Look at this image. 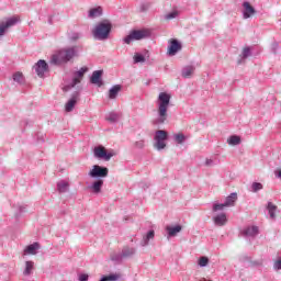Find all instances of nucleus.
Here are the masks:
<instances>
[{
    "mask_svg": "<svg viewBox=\"0 0 281 281\" xmlns=\"http://www.w3.org/2000/svg\"><path fill=\"white\" fill-rule=\"evenodd\" d=\"M104 186V180L98 179L97 181L92 182L90 186V190L94 192V194H100L102 192V187Z\"/></svg>",
    "mask_w": 281,
    "mask_h": 281,
    "instance_id": "obj_18",
    "label": "nucleus"
},
{
    "mask_svg": "<svg viewBox=\"0 0 281 281\" xmlns=\"http://www.w3.org/2000/svg\"><path fill=\"white\" fill-rule=\"evenodd\" d=\"M170 94L160 92L158 95V116L154 120V124H166L168 120V108L170 106Z\"/></svg>",
    "mask_w": 281,
    "mask_h": 281,
    "instance_id": "obj_2",
    "label": "nucleus"
},
{
    "mask_svg": "<svg viewBox=\"0 0 281 281\" xmlns=\"http://www.w3.org/2000/svg\"><path fill=\"white\" fill-rule=\"evenodd\" d=\"M179 16V11L173 10L165 15L166 21H172V19H177Z\"/></svg>",
    "mask_w": 281,
    "mask_h": 281,
    "instance_id": "obj_34",
    "label": "nucleus"
},
{
    "mask_svg": "<svg viewBox=\"0 0 281 281\" xmlns=\"http://www.w3.org/2000/svg\"><path fill=\"white\" fill-rule=\"evenodd\" d=\"M209 263H210V259L207 257H201L199 259L200 267H207Z\"/></svg>",
    "mask_w": 281,
    "mask_h": 281,
    "instance_id": "obj_38",
    "label": "nucleus"
},
{
    "mask_svg": "<svg viewBox=\"0 0 281 281\" xmlns=\"http://www.w3.org/2000/svg\"><path fill=\"white\" fill-rule=\"evenodd\" d=\"M236 201H238V194L237 193H231L225 202H224V205L226 207H234V205H236Z\"/></svg>",
    "mask_w": 281,
    "mask_h": 281,
    "instance_id": "obj_19",
    "label": "nucleus"
},
{
    "mask_svg": "<svg viewBox=\"0 0 281 281\" xmlns=\"http://www.w3.org/2000/svg\"><path fill=\"white\" fill-rule=\"evenodd\" d=\"M88 177L91 179H106L109 177V168L100 165L92 166V169L88 172Z\"/></svg>",
    "mask_w": 281,
    "mask_h": 281,
    "instance_id": "obj_7",
    "label": "nucleus"
},
{
    "mask_svg": "<svg viewBox=\"0 0 281 281\" xmlns=\"http://www.w3.org/2000/svg\"><path fill=\"white\" fill-rule=\"evenodd\" d=\"M78 56H80V49L78 46L61 48L52 55L50 65H67V63H70L74 58H78Z\"/></svg>",
    "mask_w": 281,
    "mask_h": 281,
    "instance_id": "obj_1",
    "label": "nucleus"
},
{
    "mask_svg": "<svg viewBox=\"0 0 281 281\" xmlns=\"http://www.w3.org/2000/svg\"><path fill=\"white\" fill-rule=\"evenodd\" d=\"M267 211L269 213L270 218L272 221H276V212H278V206L276 204H273L272 202H268Z\"/></svg>",
    "mask_w": 281,
    "mask_h": 281,
    "instance_id": "obj_23",
    "label": "nucleus"
},
{
    "mask_svg": "<svg viewBox=\"0 0 281 281\" xmlns=\"http://www.w3.org/2000/svg\"><path fill=\"white\" fill-rule=\"evenodd\" d=\"M194 66H186L182 69V78H192V74H194Z\"/></svg>",
    "mask_w": 281,
    "mask_h": 281,
    "instance_id": "obj_26",
    "label": "nucleus"
},
{
    "mask_svg": "<svg viewBox=\"0 0 281 281\" xmlns=\"http://www.w3.org/2000/svg\"><path fill=\"white\" fill-rule=\"evenodd\" d=\"M146 146V142L144 139H140L138 142L135 143V147L136 148H144Z\"/></svg>",
    "mask_w": 281,
    "mask_h": 281,
    "instance_id": "obj_42",
    "label": "nucleus"
},
{
    "mask_svg": "<svg viewBox=\"0 0 281 281\" xmlns=\"http://www.w3.org/2000/svg\"><path fill=\"white\" fill-rule=\"evenodd\" d=\"M153 238H155V231H149L146 236L143 237V240L140 243L142 247H146V245H148V243H150V240H153Z\"/></svg>",
    "mask_w": 281,
    "mask_h": 281,
    "instance_id": "obj_25",
    "label": "nucleus"
},
{
    "mask_svg": "<svg viewBox=\"0 0 281 281\" xmlns=\"http://www.w3.org/2000/svg\"><path fill=\"white\" fill-rule=\"evenodd\" d=\"M150 36V32L144 30L132 31L127 36L123 38V43L131 45L133 41H142V38H147Z\"/></svg>",
    "mask_w": 281,
    "mask_h": 281,
    "instance_id": "obj_4",
    "label": "nucleus"
},
{
    "mask_svg": "<svg viewBox=\"0 0 281 281\" xmlns=\"http://www.w3.org/2000/svg\"><path fill=\"white\" fill-rule=\"evenodd\" d=\"M181 49V44L177 40H172L171 43L168 46L167 54L169 56H176L177 52Z\"/></svg>",
    "mask_w": 281,
    "mask_h": 281,
    "instance_id": "obj_14",
    "label": "nucleus"
},
{
    "mask_svg": "<svg viewBox=\"0 0 281 281\" xmlns=\"http://www.w3.org/2000/svg\"><path fill=\"white\" fill-rule=\"evenodd\" d=\"M111 30H113L111 21L103 20L94 26L92 36L95 41H108L109 36H111Z\"/></svg>",
    "mask_w": 281,
    "mask_h": 281,
    "instance_id": "obj_3",
    "label": "nucleus"
},
{
    "mask_svg": "<svg viewBox=\"0 0 281 281\" xmlns=\"http://www.w3.org/2000/svg\"><path fill=\"white\" fill-rule=\"evenodd\" d=\"M278 47V43L272 44V49H276Z\"/></svg>",
    "mask_w": 281,
    "mask_h": 281,
    "instance_id": "obj_47",
    "label": "nucleus"
},
{
    "mask_svg": "<svg viewBox=\"0 0 281 281\" xmlns=\"http://www.w3.org/2000/svg\"><path fill=\"white\" fill-rule=\"evenodd\" d=\"M88 16L90 19H98V16H102V7L90 9Z\"/></svg>",
    "mask_w": 281,
    "mask_h": 281,
    "instance_id": "obj_24",
    "label": "nucleus"
},
{
    "mask_svg": "<svg viewBox=\"0 0 281 281\" xmlns=\"http://www.w3.org/2000/svg\"><path fill=\"white\" fill-rule=\"evenodd\" d=\"M33 271H34V261H25L23 276H32Z\"/></svg>",
    "mask_w": 281,
    "mask_h": 281,
    "instance_id": "obj_28",
    "label": "nucleus"
},
{
    "mask_svg": "<svg viewBox=\"0 0 281 281\" xmlns=\"http://www.w3.org/2000/svg\"><path fill=\"white\" fill-rule=\"evenodd\" d=\"M227 144H229V146H238L240 144V136L238 135H232L228 139H227Z\"/></svg>",
    "mask_w": 281,
    "mask_h": 281,
    "instance_id": "obj_31",
    "label": "nucleus"
},
{
    "mask_svg": "<svg viewBox=\"0 0 281 281\" xmlns=\"http://www.w3.org/2000/svg\"><path fill=\"white\" fill-rule=\"evenodd\" d=\"M200 281H212V280H207V279H202V280H200Z\"/></svg>",
    "mask_w": 281,
    "mask_h": 281,
    "instance_id": "obj_48",
    "label": "nucleus"
},
{
    "mask_svg": "<svg viewBox=\"0 0 281 281\" xmlns=\"http://www.w3.org/2000/svg\"><path fill=\"white\" fill-rule=\"evenodd\" d=\"M80 100V91H75L71 94V98L68 100V102L65 105V111L67 113H71L74 109L76 108V104H78V101Z\"/></svg>",
    "mask_w": 281,
    "mask_h": 281,
    "instance_id": "obj_11",
    "label": "nucleus"
},
{
    "mask_svg": "<svg viewBox=\"0 0 281 281\" xmlns=\"http://www.w3.org/2000/svg\"><path fill=\"white\" fill-rule=\"evenodd\" d=\"M274 269L277 271H279V269H281V258H279L276 262H274Z\"/></svg>",
    "mask_w": 281,
    "mask_h": 281,
    "instance_id": "obj_44",
    "label": "nucleus"
},
{
    "mask_svg": "<svg viewBox=\"0 0 281 281\" xmlns=\"http://www.w3.org/2000/svg\"><path fill=\"white\" fill-rule=\"evenodd\" d=\"M33 69L38 78H45V74L49 71V65L44 59H40L34 66Z\"/></svg>",
    "mask_w": 281,
    "mask_h": 281,
    "instance_id": "obj_10",
    "label": "nucleus"
},
{
    "mask_svg": "<svg viewBox=\"0 0 281 281\" xmlns=\"http://www.w3.org/2000/svg\"><path fill=\"white\" fill-rule=\"evenodd\" d=\"M122 91L121 85H115L109 90V98L110 100H115L117 98L119 93Z\"/></svg>",
    "mask_w": 281,
    "mask_h": 281,
    "instance_id": "obj_22",
    "label": "nucleus"
},
{
    "mask_svg": "<svg viewBox=\"0 0 281 281\" xmlns=\"http://www.w3.org/2000/svg\"><path fill=\"white\" fill-rule=\"evenodd\" d=\"M258 232H259L258 226H248L243 231V235L254 238L258 236Z\"/></svg>",
    "mask_w": 281,
    "mask_h": 281,
    "instance_id": "obj_21",
    "label": "nucleus"
},
{
    "mask_svg": "<svg viewBox=\"0 0 281 281\" xmlns=\"http://www.w3.org/2000/svg\"><path fill=\"white\" fill-rule=\"evenodd\" d=\"M13 80L14 82H18V85H23L25 82V77H23V72H15L13 74Z\"/></svg>",
    "mask_w": 281,
    "mask_h": 281,
    "instance_id": "obj_32",
    "label": "nucleus"
},
{
    "mask_svg": "<svg viewBox=\"0 0 281 281\" xmlns=\"http://www.w3.org/2000/svg\"><path fill=\"white\" fill-rule=\"evenodd\" d=\"M78 38H80V33H72V34L70 35V40H71V41H78Z\"/></svg>",
    "mask_w": 281,
    "mask_h": 281,
    "instance_id": "obj_43",
    "label": "nucleus"
},
{
    "mask_svg": "<svg viewBox=\"0 0 281 281\" xmlns=\"http://www.w3.org/2000/svg\"><path fill=\"white\" fill-rule=\"evenodd\" d=\"M110 258L112 262H117V263L124 260V256L122 255V252H113Z\"/></svg>",
    "mask_w": 281,
    "mask_h": 281,
    "instance_id": "obj_33",
    "label": "nucleus"
},
{
    "mask_svg": "<svg viewBox=\"0 0 281 281\" xmlns=\"http://www.w3.org/2000/svg\"><path fill=\"white\" fill-rule=\"evenodd\" d=\"M57 190L61 194L67 192V190H69V182H67L65 180H61V181L57 182Z\"/></svg>",
    "mask_w": 281,
    "mask_h": 281,
    "instance_id": "obj_27",
    "label": "nucleus"
},
{
    "mask_svg": "<svg viewBox=\"0 0 281 281\" xmlns=\"http://www.w3.org/2000/svg\"><path fill=\"white\" fill-rule=\"evenodd\" d=\"M154 139V148H156V150H164V148H166V140L168 139V132L164 130L156 131Z\"/></svg>",
    "mask_w": 281,
    "mask_h": 281,
    "instance_id": "obj_5",
    "label": "nucleus"
},
{
    "mask_svg": "<svg viewBox=\"0 0 281 281\" xmlns=\"http://www.w3.org/2000/svg\"><path fill=\"white\" fill-rule=\"evenodd\" d=\"M249 56H251V48L245 47L241 52L240 60H238V65H241L243 60H245L246 58H249Z\"/></svg>",
    "mask_w": 281,
    "mask_h": 281,
    "instance_id": "obj_29",
    "label": "nucleus"
},
{
    "mask_svg": "<svg viewBox=\"0 0 281 281\" xmlns=\"http://www.w3.org/2000/svg\"><path fill=\"white\" fill-rule=\"evenodd\" d=\"M225 207H227V206L225 205V203L214 204V205H213V212H221V211L225 210Z\"/></svg>",
    "mask_w": 281,
    "mask_h": 281,
    "instance_id": "obj_39",
    "label": "nucleus"
},
{
    "mask_svg": "<svg viewBox=\"0 0 281 281\" xmlns=\"http://www.w3.org/2000/svg\"><path fill=\"white\" fill-rule=\"evenodd\" d=\"M26 211H27V206L26 205L19 204L18 205V214H16V216H21V214H24V212H26Z\"/></svg>",
    "mask_w": 281,
    "mask_h": 281,
    "instance_id": "obj_40",
    "label": "nucleus"
},
{
    "mask_svg": "<svg viewBox=\"0 0 281 281\" xmlns=\"http://www.w3.org/2000/svg\"><path fill=\"white\" fill-rule=\"evenodd\" d=\"M140 10L142 12H146V10H148V5L142 4Z\"/></svg>",
    "mask_w": 281,
    "mask_h": 281,
    "instance_id": "obj_46",
    "label": "nucleus"
},
{
    "mask_svg": "<svg viewBox=\"0 0 281 281\" xmlns=\"http://www.w3.org/2000/svg\"><path fill=\"white\" fill-rule=\"evenodd\" d=\"M259 190H262V183L254 182L251 184V192H259Z\"/></svg>",
    "mask_w": 281,
    "mask_h": 281,
    "instance_id": "obj_37",
    "label": "nucleus"
},
{
    "mask_svg": "<svg viewBox=\"0 0 281 281\" xmlns=\"http://www.w3.org/2000/svg\"><path fill=\"white\" fill-rule=\"evenodd\" d=\"M204 165L206 166V168H212V166H216L212 158H206Z\"/></svg>",
    "mask_w": 281,
    "mask_h": 281,
    "instance_id": "obj_41",
    "label": "nucleus"
},
{
    "mask_svg": "<svg viewBox=\"0 0 281 281\" xmlns=\"http://www.w3.org/2000/svg\"><path fill=\"white\" fill-rule=\"evenodd\" d=\"M243 19H251L256 14V9L249 2L243 3Z\"/></svg>",
    "mask_w": 281,
    "mask_h": 281,
    "instance_id": "obj_12",
    "label": "nucleus"
},
{
    "mask_svg": "<svg viewBox=\"0 0 281 281\" xmlns=\"http://www.w3.org/2000/svg\"><path fill=\"white\" fill-rule=\"evenodd\" d=\"M136 251L137 250L133 247L124 246L121 254L123 255L124 260H126V258H133Z\"/></svg>",
    "mask_w": 281,
    "mask_h": 281,
    "instance_id": "obj_20",
    "label": "nucleus"
},
{
    "mask_svg": "<svg viewBox=\"0 0 281 281\" xmlns=\"http://www.w3.org/2000/svg\"><path fill=\"white\" fill-rule=\"evenodd\" d=\"M213 223L217 225V227H223V225L227 224V214L221 213L213 217Z\"/></svg>",
    "mask_w": 281,
    "mask_h": 281,
    "instance_id": "obj_16",
    "label": "nucleus"
},
{
    "mask_svg": "<svg viewBox=\"0 0 281 281\" xmlns=\"http://www.w3.org/2000/svg\"><path fill=\"white\" fill-rule=\"evenodd\" d=\"M105 120L110 122L111 124H115V122L120 121V114L115 112H111L106 115Z\"/></svg>",
    "mask_w": 281,
    "mask_h": 281,
    "instance_id": "obj_30",
    "label": "nucleus"
},
{
    "mask_svg": "<svg viewBox=\"0 0 281 281\" xmlns=\"http://www.w3.org/2000/svg\"><path fill=\"white\" fill-rule=\"evenodd\" d=\"M79 281H89V274H85V273L80 274Z\"/></svg>",
    "mask_w": 281,
    "mask_h": 281,
    "instance_id": "obj_45",
    "label": "nucleus"
},
{
    "mask_svg": "<svg viewBox=\"0 0 281 281\" xmlns=\"http://www.w3.org/2000/svg\"><path fill=\"white\" fill-rule=\"evenodd\" d=\"M87 71H89V68H87V67H81L78 71H76L71 83L64 87V91H69V89H74V87H76V85H80V80H82V78H85V74H87Z\"/></svg>",
    "mask_w": 281,
    "mask_h": 281,
    "instance_id": "obj_8",
    "label": "nucleus"
},
{
    "mask_svg": "<svg viewBox=\"0 0 281 281\" xmlns=\"http://www.w3.org/2000/svg\"><path fill=\"white\" fill-rule=\"evenodd\" d=\"M173 139L177 142V144H183L186 142V135L175 134Z\"/></svg>",
    "mask_w": 281,
    "mask_h": 281,
    "instance_id": "obj_35",
    "label": "nucleus"
},
{
    "mask_svg": "<svg viewBox=\"0 0 281 281\" xmlns=\"http://www.w3.org/2000/svg\"><path fill=\"white\" fill-rule=\"evenodd\" d=\"M102 70H95L92 72V76L90 78V82L92 85H97V87H102L103 82H102Z\"/></svg>",
    "mask_w": 281,
    "mask_h": 281,
    "instance_id": "obj_15",
    "label": "nucleus"
},
{
    "mask_svg": "<svg viewBox=\"0 0 281 281\" xmlns=\"http://www.w3.org/2000/svg\"><path fill=\"white\" fill-rule=\"evenodd\" d=\"M93 155L97 159H103V161H111L112 157H115V151H106V148L102 145L94 147Z\"/></svg>",
    "mask_w": 281,
    "mask_h": 281,
    "instance_id": "obj_6",
    "label": "nucleus"
},
{
    "mask_svg": "<svg viewBox=\"0 0 281 281\" xmlns=\"http://www.w3.org/2000/svg\"><path fill=\"white\" fill-rule=\"evenodd\" d=\"M19 23V18L11 16L7 18L5 21L0 22V36H5V33L10 27H14Z\"/></svg>",
    "mask_w": 281,
    "mask_h": 281,
    "instance_id": "obj_9",
    "label": "nucleus"
},
{
    "mask_svg": "<svg viewBox=\"0 0 281 281\" xmlns=\"http://www.w3.org/2000/svg\"><path fill=\"white\" fill-rule=\"evenodd\" d=\"M181 229H183L181 225L167 226L166 232L168 234V238H173L177 234L181 233Z\"/></svg>",
    "mask_w": 281,
    "mask_h": 281,
    "instance_id": "obj_17",
    "label": "nucleus"
},
{
    "mask_svg": "<svg viewBox=\"0 0 281 281\" xmlns=\"http://www.w3.org/2000/svg\"><path fill=\"white\" fill-rule=\"evenodd\" d=\"M134 63H146V57H144V55L136 53L134 55Z\"/></svg>",
    "mask_w": 281,
    "mask_h": 281,
    "instance_id": "obj_36",
    "label": "nucleus"
},
{
    "mask_svg": "<svg viewBox=\"0 0 281 281\" xmlns=\"http://www.w3.org/2000/svg\"><path fill=\"white\" fill-rule=\"evenodd\" d=\"M38 249H41V244L35 241L25 247L23 256H36Z\"/></svg>",
    "mask_w": 281,
    "mask_h": 281,
    "instance_id": "obj_13",
    "label": "nucleus"
}]
</instances>
